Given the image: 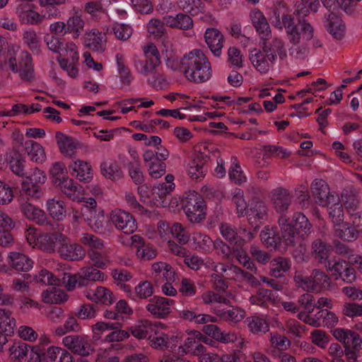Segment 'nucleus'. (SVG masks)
Instances as JSON below:
<instances>
[{
	"label": "nucleus",
	"instance_id": "4468645a",
	"mask_svg": "<svg viewBox=\"0 0 362 362\" xmlns=\"http://www.w3.org/2000/svg\"><path fill=\"white\" fill-rule=\"evenodd\" d=\"M152 150H146L143 153V160L149 175L153 179L162 177L166 171V165L164 162L155 157Z\"/></svg>",
	"mask_w": 362,
	"mask_h": 362
},
{
	"label": "nucleus",
	"instance_id": "6ab92c4d",
	"mask_svg": "<svg viewBox=\"0 0 362 362\" xmlns=\"http://www.w3.org/2000/svg\"><path fill=\"white\" fill-rule=\"evenodd\" d=\"M250 16L252 24L255 27L260 38H270L272 35V30L263 13L259 10L254 9L250 12Z\"/></svg>",
	"mask_w": 362,
	"mask_h": 362
},
{
	"label": "nucleus",
	"instance_id": "79ce46f5",
	"mask_svg": "<svg viewBox=\"0 0 362 362\" xmlns=\"http://www.w3.org/2000/svg\"><path fill=\"white\" fill-rule=\"evenodd\" d=\"M66 25V32L72 34L73 37L77 39L84 30L85 21L81 15L76 13L67 19Z\"/></svg>",
	"mask_w": 362,
	"mask_h": 362
},
{
	"label": "nucleus",
	"instance_id": "cd10ccee",
	"mask_svg": "<svg viewBox=\"0 0 362 362\" xmlns=\"http://www.w3.org/2000/svg\"><path fill=\"white\" fill-rule=\"evenodd\" d=\"M326 28L329 34L336 40H341L345 35L346 28L344 22L334 13L328 15Z\"/></svg>",
	"mask_w": 362,
	"mask_h": 362
},
{
	"label": "nucleus",
	"instance_id": "09e8293b",
	"mask_svg": "<svg viewBox=\"0 0 362 362\" xmlns=\"http://www.w3.org/2000/svg\"><path fill=\"white\" fill-rule=\"evenodd\" d=\"M327 206L329 218L335 226L339 225L344 221V208L338 197L337 200H332Z\"/></svg>",
	"mask_w": 362,
	"mask_h": 362
},
{
	"label": "nucleus",
	"instance_id": "052dcab7",
	"mask_svg": "<svg viewBox=\"0 0 362 362\" xmlns=\"http://www.w3.org/2000/svg\"><path fill=\"white\" fill-rule=\"evenodd\" d=\"M232 202L236 207L238 216H243L246 214L247 205L244 199V192L239 188H235L232 192Z\"/></svg>",
	"mask_w": 362,
	"mask_h": 362
},
{
	"label": "nucleus",
	"instance_id": "58836bf2",
	"mask_svg": "<svg viewBox=\"0 0 362 362\" xmlns=\"http://www.w3.org/2000/svg\"><path fill=\"white\" fill-rule=\"evenodd\" d=\"M23 41L34 54L41 53V38L33 29H28L23 32Z\"/></svg>",
	"mask_w": 362,
	"mask_h": 362
},
{
	"label": "nucleus",
	"instance_id": "f3484780",
	"mask_svg": "<svg viewBox=\"0 0 362 362\" xmlns=\"http://www.w3.org/2000/svg\"><path fill=\"white\" fill-rule=\"evenodd\" d=\"M249 58L255 69L263 74H267L275 64L261 49L254 48L250 50Z\"/></svg>",
	"mask_w": 362,
	"mask_h": 362
},
{
	"label": "nucleus",
	"instance_id": "9d476101",
	"mask_svg": "<svg viewBox=\"0 0 362 362\" xmlns=\"http://www.w3.org/2000/svg\"><path fill=\"white\" fill-rule=\"evenodd\" d=\"M262 42L260 45V49L264 52L267 57L270 58L274 62H276L278 56L281 59L286 57V49L285 48V43L280 37H274L262 39Z\"/></svg>",
	"mask_w": 362,
	"mask_h": 362
},
{
	"label": "nucleus",
	"instance_id": "393cba45",
	"mask_svg": "<svg viewBox=\"0 0 362 362\" xmlns=\"http://www.w3.org/2000/svg\"><path fill=\"white\" fill-rule=\"evenodd\" d=\"M165 25L171 28L189 30L193 27L192 18L185 13H178L175 16H165L163 17Z\"/></svg>",
	"mask_w": 362,
	"mask_h": 362
},
{
	"label": "nucleus",
	"instance_id": "a18cd8bd",
	"mask_svg": "<svg viewBox=\"0 0 362 362\" xmlns=\"http://www.w3.org/2000/svg\"><path fill=\"white\" fill-rule=\"evenodd\" d=\"M134 161L128 164L129 175L136 185H141L144 181L143 172L140 164L139 157L134 151L132 154Z\"/></svg>",
	"mask_w": 362,
	"mask_h": 362
},
{
	"label": "nucleus",
	"instance_id": "4be33fe9",
	"mask_svg": "<svg viewBox=\"0 0 362 362\" xmlns=\"http://www.w3.org/2000/svg\"><path fill=\"white\" fill-rule=\"evenodd\" d=\"M132 245L137 247L136 255L142 260L148 261L157 255V250L150 244H146L143 238L139 235L132 236Z\"/></svg>",
	"mask_w": 362,
	"mask_h": 362
},
{
	"label": "nucleus",
	"instance_id": "473e14b6",
	"mask_svg": "<svg viewBox=\"0 0 362 362\" xmlns=\"http://www.w3.org/2000/svg\"><path fill=\"white\" fill-rule=\"evenodd\" d=\"M156 326L152 322L144 320L139 321L130 328L132 334L137 339H151L152 333L156 332Z\"/></svg>",
	"mask_w": 362,
	"mask_h": 362
},
{
	"label": "nucleus",
	"instance_id": "bf43d9fd",
	"mask_svg": "<svg viewBox=\"0 0 362 362\" xmlns=\"http://www.w3.org/2000/svg\"><path fill=\"white\" fill-rule=\"evenodd\" d=\"M231 166L229 169V178L234 183L240 185L246 182V176L244 175L240 165L238 163L235 157L231 158Z\"/></svg>",
	"mask_w": 362,
	"mask_h": 362
},
{
	"label": "nucleus",
	"instance_id": "a211bd4d",
	"mask_svg": "<svg viewBox=\"0 0 362 362\" xmlns=\"http://www.w3.org/2000/svg\"><path fill=\"white\" fill-rule=\"evenodd\" d=\"M205 42L215 57L221 56L224 42V37L216 28H207L204 33Z\"/></svg>",
	"mask_w": 362,
	"mask_h": 362
},
{
	"label": "nucleus",
	"instance_id": "5701e85b",
	"mask_svg": "<svg viewBox=\"0 0 362 362\" xmlns=\"http://www.w3.org/2000/svg\"><path fill=\"white\" fill-rule=\"evenodd\" d=\"M11 267L18 272H28L33 267L34 262L27 255L19 252H11L8 256Z\"/></svg>",
	"mask_w": 362,
	"mask_h": 362
},
{
	"label": "nucleus",
	"instance_id": "0e129e2a",
	"mask_svg": "<svg viewBox=\"0 0 362 362\" xmlns=\"http://www.w3.org/2000/svg\"><path fill=\"white\" fill-rule=\"evenodd\" d=\"M325 263L327 272H330L335 279H339V276L346 269V265L347 264L346 261L337 258L327 260Z\"/></svg>",
	"mask_w": 362,
	"mask_h": 362
},
{
	"label": "nucleus",
	"instance_id": "5fc2aeb1",
	"mask_svg": "<svg viewBox=\"0 0 362 362\" xmlns=\"http://www.w3.org/2000/svg\"><path fill=\"white\" fill-rule=\"evenodd\" d=\"M192 241L195 250L204 252H209L213 245V241L209 236L201 233H193Z\"/></svg>",
	"mask_w": 362,
	"mask_h": 362
},
{
	"label": "nucleus",
	"instance_id": "bb28decb",
	"mask_svg": "<svg viewBox=\"0 0 362 362\" xmlns=\"http://www.w3.org/2000/svg\"><path fill=\"white\" fill-rule=\"evenodd\" d=\"M215 314L230 325H236L245 317V311L238 307L230 309H214Z\"/></svg>",
	"mask_w": 362,
	"mask_h": 362
},
{
	"label": "nucleus",
	"instance_id": "4c0bfd02",
	"mask_svg": "<svg viewBox=\"0 0 362 362\" xmlns=\"http://www.w3.org/2000/svg\"><path fill=\"white\" fill-rule=\"evenodd\" d=\"M181 341L180 337L178 336H172L171 337H169L165 334L153 337L152 339L151 338V345L154 348L160 349H173L177 346L178 343L181 342Z\"/></svg>",
	"mask_w": 362,
	"mask_h": 362
},
{
	"label": "nucleus",
	"instance_id": "ea45409f",
	"mask_svg": "<svg viewBox=\"0 0 362 362\" xmlns=\"http://www.w3.org/2000/svg\"><path fill=\"white\" fill-rule=\"evenodd\" d=\"M46 206L49 215L53 218L62 221L66 218V210L63 201L54 198L49 199Z\"/></svg>",
	"mask_w": 362,
	"mask_h": 362
},
{
	"label": "nucleus",
	"instance_id": "2eb2a0df",
	"mask_svg": "<svg viewBox=\"0 0 362 362\" xmlns=\"http://www.w3.org/2000/svg\"><path fill=\"white\" fill-rule=\"evenodd\" d=\"M292 195L288 189L279 187L272 190L271 200L274 208L277 212L286 211L291 204Z\"/></svg>",
	"mask_w": 362,
	"mask_h": 362
},
{
	"label": "nucleus",
	"instance_id": "423d86ee",
	"mask_svg": "<svg viewBox=\"0 0 362 362\" xmlns=\"http://www.w3.org/2000/svg\"><path fill=\"white\" fill-rule=\"evenodd\" d=\"M182 206L190 222L199 223L205 218L204 201L197 192H185L182 199Z\"/></svg>",
	"mask_w": 362,
	"mask_h": 362
},
{
	"label": "nucleus",
	"instance_id": "f704fd0d",
	"mask_svg": "<svg viewBox=\"0 0 362 362\" xmlns=\"http://www.w3.org/2000/svg\"><path fill=\"white\" fill-rule=\"evenodd\" d=\"M219 230L223 238L230 244H234L239 247H241L245 244V240L238 236L237 229L235 226L227 223H223L220 225Z\"/></svg>",
	"mask_w": 362,
	"mask_h": 362
},
{
	"label": "nucleus",
	"instance_id": "37998d69",
	"mask_svg": "<svg viewBox=\"0 0 362 362\" xmlns=\"http://www.w3.org/2000/svg\"><path fill=\"white\" fill-rule=\"evenodd\" d=\"M42 298L45 303L59 304L65 302L68 296L64 291L52 287L44 291L42 293Z\"/></svg>",
	"mask_w": 362,
	"mask_h": 362
},
{
	"label": "nucleus",
	"instance_id": "c85d7f7f",
	"mask_svg": "<svg viewBox=\"0 0 362 362\" xmlns=\"http://www.w3.org/2000/svg\"><path fill=\"white\" fill-rule=\"evenodd\" d=\"M72 170L71 175L80 181L88 182L93 178L91 166L87 162L76 160L69 165Z\"/></svg>",
	"mask_w": 362,
	"mask_h": 362
},
{
	"label": "nucleus",
	"instance_id": "338daca9",
	"mask_svg": "<svg viewBox=\"0 0 362 362\" xmlns=\"http://www.w3.org/2000/svg\"><path fill=\"white\" fill-rule=\"evenodd\" d=\"M154 293L153 287L148 281L140 282L134 288L135 298L139 299H146L151 297Z\"/></svg>",
	"mask_w": 362,
	"mask_h": 362
},
{
	"label": "nucleus",
	"instance_id": "13d9d810",
	"mask_svg": "<svg viewBox=\"0 0 362 362\" xmlns=\"http://www.w3.org/2000/svg\"><path fill=\"white\" fill-rule=\"evenodd\" d=\"M291 221L298 226V228L300 230V233H301L300 236L302 238H305V236H307L310 233L312 225L303 213H294Z\"/></svg>",
	"mask_w": 362,
	"mask_h": 362
},
{
	"label": "nucleus",
	"instance_id": "c03bdc74",
	"mask_svg": "<svg viewBox=\"0 0 362 362\" xmlns=\"http://www.w3.org/2000/svg\"><path fill=\"white\" fill-rule=\"evenodd\" d=\"M46 355L52 362H74L72 355L68 350L59 346H50L46 350Z\"/></svg>",
	"mask_w": 362,
	"mask_h": 362
},
{
	"label": "nucleus",
	"instance_id": "20e7f679",
	"mask_svg": "<svg viewBox=\"0 0 362 362\" xmlns=\"http://www.w3.org/2000/svg\"><path fill=\"white\" fill-rule=\"evenodd\" d=\"M334 337L344 345V355L348 362H359L362 349V339L360 335L351 329L337 328L333 330Z\"/></svg>",
	"mask_w": 362,
	"mask_h": 362
},
{
	"label": "nucleus",
	"instance_id": "a19ab883",
	"mask_svg": "<svg viewBox=\"0 0 362 362\" xmlns=\"http://www.w3.org/2000/svg\"><path fill=\"white\" fill-rule=\"evenodd\" d=\"M25 148L30 159L35 163H41L46 159L43 147L32 140L25 142Z\"/></svg>",
	"mask_w": 362,
	"mask_h": 362
},
{
	"label": "nucleus",
	"instance_id": "7c9ffc66",
	"mask_svg": "<svg viewBox=\"0 0 362 362\" xmlns=\"http://www.w3.org/2000/svg\"><path fill=\"white\" fill-rule=\"evenodd\" d=\"M276 298V294L272 291L261 288L250 297L249 301L252 305L266 308L269 303H274Z\"/></svg>",
	"mask_w": 362,
	"mask_h": 362
},
{
	"label": "nucleus",
	"instance_id": "9b49d317",
	"mask_svg": "<svg viewBox=\"0 0 362 362\" xmlns=\"http://www.w3.org/2000/svg\"><path fill=\"white\" fill-rule=\"evenodd\" d=\"M311 191L315 202L322 206H329L332 200L338 199V195L332 194L327 183L321 179L313 182Z\"/></svg>",
	"mask_w": 362,
	"mask_h": 362
},
{
	"label": "nucleus",
	"instance_id": "aec40b11",
	"mask_svg": "<svg viewBox=\"0 0 362 362\" xmlns=\"http://www.w3.org/2000/svg\"><path fill=\"white\" fill-rule=\"evenodd\" d=\"M16 13L21 23L27 25H39L45 20V16L33 10L29 4H21L16 8Z\"/></svg>",
	"mask_w": 362,
	"mask_h": 362
},
{
	"label": "nucleus",
	"instance_id": "4d7b16f0",
	"mask_svg": "<svg viewBox=\"0 0 362 362\" xmlns=\"http://www.w3.org/2000/svg\"><path fill=\"white\" fill-rule=\"evenodd\" d=\"M31 346L24 342L14 344L9 348L10 356L13 362H23L25 357L31 349Z\"/></svg>",
	"mask_w": 362,
	"mask_h": 362
},
{
	"label": "nucleus",
	"instance_id": "e2e57ef3",
	"mask_svg": "<svg viewBox=\"0 0 362 362\" xmlns=\"http://www.w3.org/2000/svg\"><path fill=\"white\" fill-rule=\"evenodd\" d=\"M22 192L33 199H39L44 194V191L39 185H36L29 181V180H24L21 185Z\"/></svg>",
	"mask_w": 362,
	"mask_h": 362
},
{
	"label": "nucleus",
	"instance_id": "a878e982",
	"mask_svg": "<svg viewBox=\"0 0 362 362\" xmlns=\"http://www.w3.org/2000/svg\"><path fill=\"white\" fill-rule=\"evenodd\" d=\"M63 238L64 235L57 233L42 234L37 238V246L47 252H53Z\"/></svg>",
	"mask_w": 362,
	"mask_h": 362
},
{
	"label": "nucleus",
	"instance_id": "2f4dec72",
	"mask_svg": "<svg viewBox=\"0 0 362 362\" xmlns=\"http://www.w3.org/2000/svg\"><path fill=\"white\" fill-rule=\"evenodd\" d=\"M330 252L331 246L321 239H315L312 243L311 254L317 262L320 263L326 262Z\"/></svg>",
	"mask_w": 362,
	"mask_h": 362
},
{
	"label": "nucleus",
	"instance_id": "c9c22d12",
	"mask_svg": "<svg viewBox=\"0 0 362 362\" xmlns=\"http://www.w3.org/2000/svg\"><path fill=\"white\" fill-rule=\"evenodd\" d=\"M55 137L61 153L71 156L76 148V140L62 132H57Z\"/></svg>",
	"mask_w": 362,
	"mask_h": 362
},
{
	"label": "nucleus",
	"instance_id": "f257e3e1",
	"mask_svg": "<svg viewBox=\"0 0 362 362\" xmlns=\"http://www.w3.org/2000/svg\"><path fill=\"white\" fill-rule=\"evenodd\" d=\"M274 15L271 18L272 24L279 30L284 28L292 45L289 47V54L296 59H305L309 54L310 49L307 44H300L301 37L310 40L314 36V28L304 18H298L296 24L292 15L287 13L284 4H280L274 10Z\"/></svg>",
	"mask_w": 362,
	"mask_h": 362
},
{
	"label": "nucleus",
	"instance_id": "603ef678",
	"mask_svg": "<svg viewBox=\"0 0 362 362\" xmlns=\"http://www.w3.org/2000/svg\"><path fill=\"white\" fill-rule=\"evenodd\" d=\"M101 173L106 178L117 180L122 177L123 173L116 162H104L100 165Z\"/></svg>",
	"mask_w": 362,
	"mask_h": 362
},
{
	"label": "nucleus",
	"instance_id": "69168bd1",
	"mask_svg": "<svg viewBox=\"0 0 362 362\" xmlns=\"http://www.w3.org/2000/svg\"><path fill=\"white\" fill-rule=\"evenodd\" d=\"M165 23L158 18H151L146 25L148 33L155 37H160L165 33Z\"/></svg>",
	"mask_w": 362,
	"mask_h": 362
},
{
	"label": "nucleus",
	"instance_id": "c756f323",
	"mask_svg": "<svg viewBox=\"0 0 362 362\" xmlns=\"http://www.w3.org/2000/svg\"><path fill=\"white\" fill-rule=\"evenodd\" d=\"M245 322L250 332L253 334H264L269 330V325L262 316L252 315L246 318Z\"/></svg>",
	"mask_w": 362,
	"mask_h": 362
},
{
	"label": "nucleus",
	"instance_id": "774afa93",
	"mask_svg": "<svg viewBox=\"0 0 362 362\" xmlns=\"http://www.w3.org/2000/svg\"><path fill=\"white\" fill-rule=\"evenodd\" d=\"M112 30L116 38L122 41L127 40L132 36L133 31L130 25L119 23H115Z\"/></svg>",
	"mask_w": 362,
	"mask_h": 362
},
{
	"label": "nucleus",
	"instance_id": "3c124183",
	"mask_svg": "<svg viewBox=\"0 0 362 362\" xmlns=\"http://www.w3.org/2000/svg\"><path fill=\"white\" fill-rule=\"evenodd\" d=\"M84 11L95 21H98L107 16L106 10L99 0L90 1L86 3Z\"/></svg>",
	"mask_w": 362,
	"mask_h": 362
},
{
	"label": "nucleus",
	"instance_id": "6e6552de",
	"mask_svg": "<svg viewBox=\"0 0 362 362\" xmlns=\"http://www.w3.org/2000/svg\"><path fill=\"white\" fill-rule=\"evenodd\" d=\"M110 221L117 230L125 234H132L137 228L136 219L124 210L116 209L112 211Z\"/></svg>",
	"mask_w": 362,
	"mask_h": 362
},
{
	"label": "nucleus",
	"instance_id": "72a5a7b5",
	"mask_svg": "<svg viewBox=\"0 0 362 362\" xmlns=\"http://www.w3.org/2000/svg\"><path fill=\"white\" fill-rule=\"evenodd\" d=\"M57 185L60 187L62 192L70 199L77 202L81 200V187L72 179L68 177Z\"/></svg>",
	"mask_w": 362,
	"mask_h": 362
},
{
	"label": "nucleus",
	"instance_id": "680f3d73",
	"mask_svg": "<svg viewBox=\"0 0 362 362\" xmlns=\"http://www.w3.org/2000/svg\"><path fill=\"white\" fill-rule=\"evenodd\" d=\"M315 291L328 289L331 285L329 277L323 272L314 269L312 272Z\"/></svg>",
	"mask_w": 362,
	"mask_h": 362
},
{
	"label": "nucleus",
	"instance_id": "0eeeda50",
	"mask_svg": "<svg viewBox=\"0 0 362 362\" xmlns=\"http://www.w3.org/2000/svg\"><path fill=\"white\" fill-rule=\"evenodd\" d=\"M63 345L74 354L81 356H88L94 349L87 336L79 334H71L66 336L62 339Z\"/></svg>",
	"mask_w": 362,
	"mask_h": 362
},
{
	"label": "nucleus",
	"instance_id": "de8ad7c7",
	"mask_svg": "<svg viewBox=\"0 0 362 362\" xmlns=\"http://www.w3.org/2000/svg\"><path fill=\"white\" fill-rule=\"evenodd\" d=\"M202 300L206 305L224 304L228 305L230 301L229 296L221 292L207 291L202 295Z\"/></svg>",
	"mask_w": 362,
	"mask_h": 362
},
{
	"label": "nucleus",
	"instance_id": "b1692460",
	"mask_svg": "<svg viewBox=\"0 0 362 362\" xmlns=\"http://www.w3.org/2000/svg\"><path fill=\"white\" fill-rule=\"evenodd\" d=\"M84 45L93 51L103 52L105 49V35L96 30L87 32L84 36Z\"/></svg>",
	"mask_w": 362,
	"mask_h": 362
},
{
	"label": "nucleus",
	"instance_id": "7ed1b4c3",
	"mask_svg": "<svg viewBox=\"0 0 362 362\" xmlns=\"http://www.w3.org/2000/svg\"><path fill=\"white\" fill-rule=\"evenodd\" d=\"M182 73L186 78L201 83L210 79L212 75L211 63L205 54L194 49L182 57Z\"/></svg>",
	"mask_w": 362,
	"mask_h": 362
},
{
	"label": "nucleus",
	"instance_id": "f03ea898",
	"mask_svg": "<svg viewBox=\"0 0 362 362\" xmlns=\"http://www.w3.org/2000/svg\"><path fill=\"white\" fill-rule=\"evenodd\" d=\"M144 59L138 55L132 57V65L135 71L146 78L147 83L154 87H160L165 82L164 76L158 71L161 65L160 52L156 46L148 43L142 47Z\"/></svg>",
	"mask_w": 362,
	"mask_h": 362
},
{
	"label": "nucleus",
	"instance_id": "8fccbe9b",
	"mask_svg": "<svg viewBox=\"0 0 362 362\" xmlns=\"http://www.w3.org/2000/svg\"><path fill=\"white\" fill-rule=\"evenodd\" d=\"M266 214L267 210L264 203L255 201L250 204V208L247 209L245 215L248 216V220L252 223V219H254L255 221L264 219Z\"/></svg>",
	"mask_w": 362,
	"mask_h": 362
},
{
	"label": "nucleus",
	"instance_id": "412c9836",
	"mask_svg": "<svg viewBox=\"0 0 362 362\" xmlns=\"http://www.w3.org/2000/svg\"><path fill=\"white\" fill-rule=\"evenodd\" d=\"M21 209L23 215L29 220L36 222L39 225L47 226L50 224L45 211L33 204L25 202L21 204Z\"/></svg>",
	"mask_w": 362,
	"mask_h": 362
},
{
	"label": "nucleus",
	"instance_id": "dca6fc26",
	"mask_svg": "<svg viewBox=\"0 0 362 362\" xmlns=\"http://www.w3.org/2000/svg\"><path fill=\"white\" fill-rule=\"evenodd\" d=\"M209 158L203 153H197L189 163L188 174L194 180L202 178L207 172V162Z\"/></svg>",
	"mask_w": 362,
	"mask_h": 362
},
{
	"label": "nucleus",
	"instance_id": "864d4df0",
	"mask_svg": "<svg viewBox=\"0 0 362 362\" xmlns=\"http://www.w3.org/2000/svg\"><path fill=\"white\" fill-rule=\"evenodd\" d=\"M335 233L337 237L346 241H353L358 237V231L349 223H341L336 226Z\"/></svg>",
	"mask_w": 362,
	"mask_h": 362
},
{
	"label": "nucleus",
	"instance_id": "1a4fd4ad",
	"mask_svg": "<svg viewBox=\"0 0 362 362\" xmlns=\"http://www.w3.org/2000/svg\"><path fill=\"white\" fill-rule=\"evenodd\" d=\"M281 239L287 246L296 245L300 239V232L297 231L293 221L287 216L282 214L278 220Z\"/></svg>",
	"mask_w": 362,
	"mask_h": 362
},
{
	"label": "nucleus",
	"instance_id": "f8f14e48",
	"mask_svg": "<svg viewBox=\"0 0 362 362\" xmlns=\"http://www.w3.org/2000/svg\"><path fill=\"white\" fill-rule=\"evenodd\" d=\"M174 300L170 298L154 296L148 300L146 310L154 317L163 319L171 313V307Z\"/></svg>",
	"mask_w": 362,
	"mask_h": 362
},
{
	"label": "nucleus",
	"instance_id": "6e6d98bb",
	"mask_svg": "<svg viewBox=\"0 0 362 362\" xmlns=\"http://www.w3.org/2000/svg\"><path fill=\"white\" fill-rule=\"evenodd\" d=\"M261 240L267 247L276 248L281 243L280 235L272 228L266 226L260 234Z\"/></svg>",
	"mask_w": 362,
	"mask_h": 362
},
{
	"label": "nucleus",
	"instance_id": "e433bc0d",
	"mask_svg": "<svg viewBox=\"0 0 362 362\" xmlns=\"http://www.w3.org/2000/svg\"><path fill=\"white\" fill-rule=\"evenodd\" d=\"M115 60L117 67V71L119 75L120 81L126 86L130 85L134 80V76L126 64L124 56L121 53H117L115 55Z\"/></svg>",
	"mask_w": 362,
	"mask_h": 362
},
{
	"label": "nucleus",
	"instance_id": "39448f33",
	"mask_svg": "<svg viewBox=\"0 0 362 362\" xmlns=\"http://www.w3.org/2000/svg\"><path fill=\"white\" fill-rule=\"evenodd\" d=\"M5 65L19 78L27 82H31L35 78L34 65L31 54L28 51H21L18 54H8Z\"/></svg>",
	"mask_w": 362,
	"mask_h": 362
},
{
	"label": "nucleus",
	"instance_id": "49530a36",
	"mask_svg": "<svg viewBox=\"0 0 362 362\" xmlns=\"http://www.w3.org/2000/svg\"><path fill=\"white\" fill-rule=\"evenodd\" d=\"M270 266L271 275L278 278L290 269L291 261L286 257H278L272 260Z\"/></svg>",
	"mask_w": 362,
	"mask_h": 362
},
{
	"label": "nucleus",
	"instance_id": "ddd939ff",
	"mask_svg": "<svg viewBox=\"0 0 362 362\" xmlns=\"http://www.w3.org/2000/svg\"><path fill=\"white\" fill-rule=\"evenodd\" d=\"M62 240L63 242L59 243L57 250L62 259L69 261H78L83 259L86 255V251L81 245L71 243L64 239Z\"/></svg>",
	"mask_w": 362,
	"mask_h": 362
}]
</instances>
